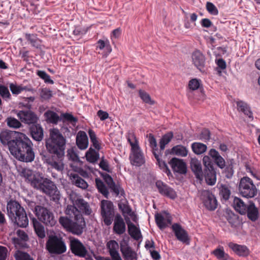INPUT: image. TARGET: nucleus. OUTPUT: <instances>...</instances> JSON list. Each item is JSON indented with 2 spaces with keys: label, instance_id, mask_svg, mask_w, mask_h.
Returning <instances> with one entry per match:
<instances>
[{
  "label": "nucleus",
  "instance_id": "obj_38",
  "mask_svg": "<svg viewBox=\"0 0 260 260\" xmlns=\"http://www.w3.org/2000/svg\"><path fill=\"white\" fill-rule=\"evenodd\" d=\"M211 253L218 260H229L230 258V255L224 252L223 247L221 246L215 249Z\"/></svg>",
  "mask_w": 260,
  "mask_h": 260
},
{
  "label": "nucleus",
  "instance_id": "obj_15",
  "mask_svg": "<svg viewBox=\"0 0 260 260\" xmlns=\"http://www.w3.org/2000/svg\"><path fill=\"white\" fill-rule=\"evenodd\" d=\"M120 251L124 260H137V254L128 245L127 242L122 241L120 243Z\"/></svg>",
  "mask_w": 260,
  "mask_h": 260
},
{
  "label": "nucleus",
  "instance_id": "obj_19",
  "mask_svg": "<svg viewBox=\"0 0 260 260\" xmlns=\"http://www.w3.org/2000/svg\"><path fill=\"white\" fill-rule=\"evenodd\" d=\"M172 229L178 240L187 245L189 244V239L187 232L182 229L179 224H173Z\"/></svg>",
  "mask_w": 260,
  "mask_h": 260
},
{
  "label": "nucleus",
  "instance_id": "obj_32",
  "mask_svg": "<svg viewBox=\"0 0 260 260\" xmlns=\"http://www.w3.org/2000/svg\"><path fill=\"white\" fill-rule=\"evenodd\" d=\"M128 233L131 237L136 240H139L142 238L140 230L134 223L129 222L127 223Z\"/></svg>",
  "mask_w": 260,
  "mask_h": 260
},
{
  "label": "nucleus",
  "instance_id": "obj_42",
  "mask_svg": "<svg viewBox=\"0 0 260 260\" xmlns=\"http://www.w3.org/2000/svg\"><path fill=\"white\" fill-rule=\"evenodd\" d=\"M173 137V134L172 132H169L164 136L160 139L159 141V151L162 152L165 148L166 145L169 143Z\"/></svg>",
  "mask_w": 260,
  "mask_h": 260
},
{
  "label": "nucleus",
  "instance_id": "obj_1",
  "mask_svg": "<svg viewBox=\"0 0 260 260\" xmlns=\"http://www.w3.org/2000/svg\"><path fill=\"white\" fill-rule=\"evenodd\" d=\"M0 141L7 146L10 152L17 159L26 162H32L35 159L33 144L24 134L9 130L0 133Z\"/></svg>",
  "mask_w": 260,
  "mask_h": 260
},
{
  "label": "nucleus",
  "instance_id": "obj_44",
  "mask_svg": "<svg viewBox=\"0 0 260 260\" xmlns=\"http://www.w3.org/2000/svg\"><path fill=\"white\" fill-rule=\"evenodd\" d=\"M86 157L88 161L94 163L99 158V153L94 149L90 148L88 151L86 153Z\"/></svg>",
  "mask_w": 260,
  "mask_h": 260
},
{
  "label": "nucleus",
  "instance_id": "obj_17",
  "mask_svg": "<svg viewBox=\"0 0 260 260\" xmlns=\"http://www.w3.org/2000/svg\"><path fill=\"white\" fill-rule=\"evenodd\" d=\"M158 192L162 195L174 199L177 197L176 191L166 183L160 180L157 181L155 183Z\"/></svg>",
  "mask_w": 260,
  "mask_h": 260
},
{
  "label": "nucleus",
  "instance_id": "obj_37",
  "mask_svg": "<svg viewBox=\"0 0 260 260\" xmlns=\"http://www.w3.org/2000/svg\"><path fill=\"white\" fill-rule=\"evenodd\" d=\"M95 186L98 191L100 192L106 199H108L109 195L108 189L104 183L99 178L95 179Z\"/></svg>",
  "mask_w": 260,
  "mask_h": 260
},
{
  "label": "nucleus",
  "instance_id": "obj_43",
  "mask_svg": "<svg viewBox=\"0 0 260 260\" xmlns=\"http://www.w3.org/2000/svg\"><path fill=\"white\" fill-rule=\"evenodd\" d=\"M162 155V152L159 151L158 153H155L153 154L155 158L157 160V164L159 166V168L163 170V171L166 172L168 175L171 173L170 170L169 169L167 164L163 161L161 159H160V157Z\"/></svg>",
  "mask_w": 260,
  "mask_h": 260
},
{
  "label": "nucleus",
  "instance_id": "obj_14",
  "mask_svg": "<svg viewBox=\"0 0 260 260\" xmlns=\"http://www.w3.org/2000/svg\"><path fill=\"white\" fill-rule=\"evenodd\" d=\"M201 198L205 207L210 211L215 210L217 207V201L214 195L208 190H203Z\"/></svg>",
  "mask_w": 260,
  "mask_h": 260
},
{
  "label": "nucleus",
  "instance_id": "obj_61",
  "mask_svg": "<svg viewBox=\"0 0 260 260\" xmlns=\"http://www.w3.org/2000/svg\"><path fill=\"white\" fill-rule=\"evenodd\" d=\"M118 207L121 210L123 214H130L132 212V209L130 206L125 204H119Z\"/></svg>",
  "mask_w": 260,
  "mask_h": 260
},
{
  "label": "nucleus",
  "instance_id": "obj_63",
  "mask_svg": "<svg viewBox=\"0 0 260 260\" xmlns=\"http://www.w3.org/2000/svg\"><path fill=\"white\" fill-rule=\"evenodd\" d=\"M246 171L248 173H251V175L256 178L257 180H260V172H257L254 170H252L249 167H246Z\"/></svg>",
  "mask_w": 260,
  "mask_h": 260
},
{
  "label": "nucleus",
  "instance_id": "obj_36",
  "mask_svg": "<svg viewBox=\"0 0 260 260\" xmlns=\"http://www.w3.org/2000/svg\"><path fill=\"white\" fill-rule=\"evenodd\" d=\"M32 221L35 233L37 236L41 239L44 238L45 237L46 234L44 226L34 218H32Z\"/></svg>",
  "mask_w": 260,
  "mask_h": 260
},
{
  "label": "nucleus",
  "instance_id": "obj_34",
  "mask_svg": "<svg viewBox=\"0 0 260 260\" xmlns=\"http://www.w3.org/2000/svg\"><path fill=\"white\" fill-rule=\"evenodd\" d=\"M192 152L196 155H201L204 153L207 150V146L201 142H193L191 145Z\"/></svg>",
  "mask_w": 260,
  "mask_h": 260
},
{
  "label": "nucleus",
  "instance_id": "obj_35",
  "mask_svg": "<svg viewBox=\"0 0 260 260\" xmlns=\"http://www.w3.org/2000/svg\"><path fill=\"white\" fill-rule=\"evenodd\" d=\"M75 204L77 206L76 207V208L78 207L83 212L85 213V214L89 215L91 213V210L90 209L89 205L83 199H77L75 201Z\"/></svg>",
  "mask_w": 260,
  "mask_h": 260
},
{
  "label": "nucleus",
  "instance_id": "obj_62",
  "mask_svg": "<svg viewBox=\"0 0 260 260\" xmlns=\"http://www.w3.org/2000/svg\"><path fill=\"white\" fill-rule=\"evenodd\" d=\"M101 176L103 178L104 180L107 183L108 187L114 183H115L114 181H113V178L109 174L107 173H102L101 174Z\"/></svg>",
  "mask_w": 260,
  "mask_h": 260
},
{
  "label": "nucleus",
  "instance_id": "obj_51",
  "mask_svg": "<svg viewBox=\"0 0 260 260\" xmlns=\"http://www.w3.org/2000/svg\"><path fill=\"white\" fill-rule=\"evenodd\" d=\"M36 74L41 79H43L46 83L53 84V81L50 79V76L45 71L41 70L37 71Z\"/></svg>",
  "mask_w": 260,
  "mask_h": 260
},
{
  "label": "nucleus",
  "instance_id": "obj_8",
  "mask_svg": "<svg viewBox=\"0 0 260 260\" xmlns=\"http://www.w3.org/2000/svg\"><path fill=\"white\" fill-rule=\"evenodd\" d=\"M239 190L241 195L246 198H252L257 193V190L252 179L248 177H243L240 179Z\"/></svg>",
  "mask_w": 260,
  "mask_h": 260
},
{
  "label": "nucleus",
  "instance_id": "obj_20",
  "mask_svg": "<svg viewBox=\"0 0 260 260\" xmlns=\"http://www.w3.org/2000/svg\"><path fill=\"white\" fill-rule=\"evenodd\" d=\"M173 171L180 174H185L187 172L185 162L182 159L174 157L169 162Z\"/></svg>",
  "mask_w": 260,
  "mask_h": 260
},
{
  "label": "nucleus",
  "instance_id": "obj_18",
  "mask_svg": "<svg viewBox=\"0 0 260 260\" xmlns=\"http://www.w3.org/2000/svg\"><path fill=\"white\" fill-rule=\"evenodd\" d=\"M42 159L52 168L58 171H62L64 169V165L62 162L63 158L59 159L56 157L50 156L45 154H43Z\"/></svg>",
  "mask_w": 260,
  "mask_h": 260
},
{
  "label": "nucleus",
  "instance_id": "obj_3",
  "mask_svg": "<svg viewBox=\"0 0 260 260\" xmlns=\"http://www.w3.org/2000/svg\"><path fill=\"white\" fill-rule=\"evenodd\" d=\"M211 157L220 169H223L225 167V161L219 152L213 148L209 151L208 155H205L203 157V163L204 166L203 178H205L206 182L208 185H213L216 181V174Z\"/></svg>",
  "mask_w": 260,
  "mask_h": 260
},
{
  "label": "nucleus",
  "instance_id": "obj_25",
  "mask_svg": "<svg viewBox=\"0 0 260 260\" xmlns=\"http://www.w3.org/2000/svg\"><path fill=\"white\" fill-rule=\"evenodd\" d=\"M76 143L78 147L81 150L86 149L88 146V139L84 131H80L76 135Z\"/></svg>",
  "mask_w": 260,
  "mask_h": 260
},
{
  "label": "nucleus",
  "instance_id": "obj_28",
  "mask_svg": "<svg viewBox=\"0 0 260 260\" xmlns=\"http://www.w3.org/2000/svg\"><path fill=\"white\" fill-rule=\"evenodd\" d=\"M30 133L32 139L36 141H41L43 138V130L40 124L32 125Z\"/></svg>",
  "mask_w": 260,
  "mask_h": 260
},
{
  "label": "nucleus",
  "instance_id": "obj_13",
  "mask_svg": "<svg viewBox=\"0 0 260 260\" xmlns=\"http://www.w3.org/2000/svg\"><path fill=\"white\" fill-rule=\"evenodd\" d=\"M25 107L28 109L26 110H19L17 116L22 122L28 124H34L37 122L38 117L37 115L30 109L31 105L30 104L26 103L24 105Z\"/></svg>",
  "mask_w": 260,
  "mask_h": 260
},
{
  "label": "nucleus",
  "instance_id": "obj_6",
  "mask_svg": "<svg viewBox=\"0 0 260 260\" xmlns=\"http://www.w3.org/2000/svg\"><path fill=\"white\" fill-rule=\"evenodd\" d=\"M34 188L52 198L53 200L60 199L59 191L55 184L51 179L42 176L35 179Z\"/></svg>",
  "mask_w": 260,
  "mask_h": 260
},
{
  "label": "nucleus",
  "instance_id": "obj_41",
  "mask_svg": "<svg viewBox=\"0 0 260 260\" xmlns=\"http://www.w3.org/2000/svg\"><path fill=\"white\" fill-rule=\"evenodd\" d=\"M46 121L51 123L57 124L59 120L58 114L51 110H48L44 113Z\"/></svg>",
  "mask_w": 260,
  "mask_h": 260
},
{
  "label": "nucleus",
  "instance_id": "obj_58",
  "mask_svg": "<svg viewBox=\"0 0 260 260\" xmlns=\"http://www.w3.org/2000/svg\"><path fill=\"white\" fill-rule=\"evenodd\" d=\"M199 139L207 141L210 139V132L206 128L203 129L200 134Z\"/></svg>",
  "mask_w": 260,
  "mask_h": 260
},
{
  "label": "nucleus",
  "instance_id": "obj_30",
  "mask_svg": "<svg viewBox=\"0 0 260 260\" xmlns=\"http://www.w3.org/2000/svg\"><path fill=\"white\" fill-rule=\"evenodd\" d=\"M248 218L252 221H255L259 216V212L257 207L252 202L248 205L246 213Z\"/></svg>",
  "mask_w": 260,
  "mask_h": 260
},
{
  "label": "nucleus",
  "instance_id": "obj_54",
  "mask_svg": "<svg viewBox=\"0 0 260 260\" xmlns=\"http://www.w3.org/2000/svg\"><path fill=\"white\" fill-rule=\"evenodd\" d=\"M206 9L208 12L213 15H217L218 14V11L215 5L211 2H207L206 4Z\"/></svg>",
  "mask_w": 260,
  "mask_h": 260
},
{
  "label": "nucleus",
  "instance_id": "obj_47",
  "mask_svg": "<svg viewBox=\"0 0 260 260\" xmlns=\"http://www.w3.org/2000/svg\"><path fill=\"white\" fill-rule=\"evenodd\" d=\"M108 187L111 190V191L113 192L116 197L124 196L125 194L123 189L118 184L114 183Z\"/></svg>",
  "mask_w": 260,
  "mask_h": 260
},
{
  "label": "nucleus",
  "instance_id": "obj_23",
  "mask_svg": "<svg viewBox=\"0 0 260 260\" xmlns=\"http://www.w3.org/2000/svg\"><path fill=\"white\" fill-rule=\"evenodd\" d=\"M106 245L112 260H122L118 251V243L115 240L109 241Z\"/></svg>",
  "mask_w": 260,
  "mask_h": 260
},
{
  "label": "nucleus",
  "instance_id": "obj_52",
  "mask_svg": "<svg viewBox=\"0 0 260 260\" xmlns=\"http://www.w3.org/2000/svg\"><path fill=\"white\" fill-rule=\"evenodd\" d=\"M6 121L7 125L10 127L18 128L22 126L21 123L14 117H10L7 118Z\"/></svg>",
  "mask_w": 260,
  "mask_h": 260
},
{
  "label": "nucleus",
  "instance_id": "obj_10",
  "mask_svg": "<svg viewBox=\"0 0 260 260\" xmlns=\"http://www.w3.org/2000/svg\"><path fill=\"white\" fill-rule=\"evenodd\" d=\"M132 147L133 157L132 159V164L137 166H141L145 162L144 158L142 152L140 150L138 141L134 134H130L127 138Z\"/></svg>",
  "mask_w": 260,
  "mask_h": 260
},
{
  "label": "nucleus",
  "instance_id": "obj_16",
  "mask_svg": "<svg viewBox=\"0 0 260 260\" xmlns=\"http://www.w3.org/2000/svg\"><path fill=\"white\" fill-rule=\"evenodd\" d=\"M162 213H157L155 214V220L157 226L160 229L163 230L167 228L172 222V217L171 215L167 211H164Z\"/></svg>",
  "mask_w": 260,
  "mask_h": 260
},
{
  "label": "nucleus",
  "instance_id": "obj_24",
  "mask_svg": "<svg viewBox=\"0 0 260 260\" xmlns=\"http://www.w3.org/2000/svg\"><path fill=\"white\" fill-rule=\"evenodd\" d=\"M190 168L196 178L202 180L203 179V171L200 161L196 158H192L190 162Z\"/></svg>",
  "mask_w": 260,
  "mask_h": 260
},
{
  "label": "nucleus",
  "instance_id": "obj_57",
  "mask_svg": "<svg viewBox=\"0 0 260 260\" xmlns=\"http://www.w3.org/2000/svg\"><path fill=\"white\" fill-rule=\"evenodd\" d=\"M52 91L48 88H43L40 93V96L44 100H47L52 96Z\"/></svg>",
  "mask_w": 260,
  "mask_h": 260
},
{
  "label": "nucleus",
  "instance_id": "obj_46",
  "mask_svg": "<svg viewBox=\"0 0 260 260\" xmlns=\"http://www.w3.org/2000/svg\"><path fill=\"white\" fill-rule=\"evenodd\" d=\"M147 137L148 138V142L149 146L152 149L153 154L158 153L159 149H158L156 139L152 134H149L147 135Z\"/></svg>",
  "mask_w": 260,
  "mask_h": 260
},
{
  "label": "nucleus",
  "instance_id": "obj_5",
  "mask_svg": "<svg viewBox=\"0 0 260 260\" xmlns=\"http://www.w3.org/2000/svg\"><path fill=\"white\" fill-rule=\"evenodd\" d=\"M8 215L11 220L21 228L28 224V219L23 207L16 201H9L7 206Z\"/></svg>",
  "mask_w": 260,
  "mask_h": 260
},
{
  "label": "nucleus",
  "instance_id": "obj_27",
  "mask_svg": "<svg viewBox=\"0 0 260 260\" xmlns=\"http://www.w3.org/2000/svg\"><path fill=\"white\" fill-rule=\"evenodd\" d=\"M171 153L177 156L185 157L187 155L188 150L185 146L181 145H178L173 147L171 150L167 149L165 151L166 155Z\"/></svg>",
  "mask_w": 260,
  "mask_h": 260
},
{
  "label": "nucleus",
  "instance_id": "obj_4",
  "mask_svg": "<svg viewBox=\"0 0 260 260\" xmlns=\"http://www.w3.org/2000/svg\"><path fill=\"white\" fill-rule=\"evenodd\" d=\"M66 139L56 129L50 132V137L46 140L45 146L47 152H43V154H47L50 156L56 157L59 159L63 158L66 148Z\"/></svg>",
  "mask_w": 260,
  "mask_h": 260
},
{
  "label": "nucleus",
  "instance_id": "obj_29",
  "mask_svg": "<svg viewBox=\"0 0 260 260\" xmlns=\"http://www.w3.org/2000/svg\"><path fill=\"white\" fill-rule=\"evenodd\" d=\"M237 110L250 118L253 119V113L250 106L246 102L242 101H239L236 102Z\"/></svg>",
  "mask_w": 260,
  "mask_h": 260
},
{
  "label": "nucleus",
  "instance_id": "obj_26",
  "mask_svg": "<svg viewBox=\"0 0 260 260\" xmlns=\"http://www.w3.org/2000/svg\"><path fill=\"white\" fill-rule=\"evenodd\" d=\"M228 245L230 249L240 256H246L249 254L248 248L245 245H239L233 242H230Z\"/></svg>",
  "mask_w": 260,
  "mask_h": 260
},
{
  "label": "nucleus",
  "instance_id": "obj_49",
  "mask_svg": "<svg viewBox=\"0 0 260 260\" xmlns=\"http://www.w3.org/2000/svg\"><path fill=\"white\" fill-rule=\"evenodd\" d=\"M0 95L5 101L11 99V94L8 87L2 84H0Z\"/></svg>",
  "mask_w": 260,
  "mask_h": 260
},
{
  "label": "nucleus",
  "instance_id": "obj_53",
  "mask_svg": "<svg viewBox=\"0 0 260 260\" xmlns=\"http://www.w3.org/2000/svg\"><path fill=\"white\" fill-rule=\"evenodd\" d=\"M15 257L16 260H34L29 254L20 251H18L16 253Z\"/></svg>",
  "mask_w": 260,
  "mask_h": 260
},
{
  "label": "nucleus",
  "instance_id": "obj_45",
  "mask_svg": "<svg viewBox=\"0 0 260 260\" xmlns=\"http://www.w3.org/2000/svg\"><path fill=\"white\" fill-rule=\"evenodd\" d=\"M25 39L29 42L32 46L38 48L40 46V40L39 39L36 35L26 34L25 35Z\"/></svg>",
  "mask_w": 260,
  "mask_h": 260
},
{
  "label": "nucleus",
  "instance_id": "obj_48",
  "mask_svg": "<svg viewBox=\"0 0 260 260\" xmlns=\"http://www.w3.org/2000/svg\"><path fill=\"white\" fill-rule=\"evenodd\" d=\"M139 95L141 99L146 104H148L150 105H154L155 102L152 100L150 95L145 90L140 89L139 90Z\"/></svg>",
  "mask_w": 260,
  "mask_h": 260
},
{
  "label": "nucleus",
  "instance_id": "obj_60",
  "mask_svg": "<svg viewBox=\"0 0 260 260\" xmlns=\"http://www.w3.org/2000/svg\"><path fill=\"white\" fill-rule=\"evenodd\" d=\"M99 166L100 168H101L103 170L107 172H111L109 163L108 161L104 159V158H102V159H101L99 164Z\"/></svg>",
  "mask_w": 260,
  "mask_h": 260
},
{
  "label": "nucleus",
  "instance_id": "obj_50",
  "mask_svg": "<svg viewBox=\"0 0 260 260\" xmlns=\"http://www.w3.org/2000/svg\"><path fill=\"white\" fill-rule=\"evenodd\" d=\"M219 194L225 201L229 200L230 194L231 191L226 185H221L220 187Z\"/></svg>",
  "mask_w": 260,
  "mask_h": 260
},
{
  "label": "nucleus",
  "instance_id": "obj_22",
  "mask_svg": "<svg viewBox=\"0 0 260 260\" xmlns=\"http://www.w3.org/2000/svg\"><path fill=\"white\" fill-rule=\"evenodd\" d=\"M126 231V225L123 218L119 214H116L114 219L113 232L118 235L123 234Z\"/></svg>",
  "mask_w": 260,
  "mask_h": 260
},
{
  "label": "nucleus",
  "instance_id": "obj_21",
  "mask_svg": "<svg viewBox=\"0 0 260 260\" xmlns=\"http://www.w3.org/2000/svg\"><path fill=\"white\" fill-rule=\"evenodd\" d=\"M192 64L200 71L204 70L205 63V57L199 50L194 51L191 54Z\"/></svg>",
  "mask_w": 260,
  "mask_h": 260
},
{
  "label": "nucleus",
  "instance_id": "obj_59",
  "mask_svg": "<svg viewBox=\"0 0 260 260\" xmlns=\"http://www.w3.org/2000/svg\"><path fill=\"white\" fill-rule=\"evenodd\" d=\"M96 49L99 48L100 50H103L104 48L107 49L110 48L109 42L107 41L105 42L102 40H99L96 43Z\"/></svg>",
  "mask_w": 260,
  "mask_h": 260
},
{
  "label": "nucleus",
  "instance_id": "obj_11",
  "mask_svg": "<svg viewBox=\"0 0 260 260\" xmlns=\"http://www.w3.org/2000/svg\"><path fill=\"white\" fill-rule=\"evenodd\" d=\"M101 215L106 225L109 226L112 224L114 217V208L111 201L105 200L101 201Z\"/></svg>",
  "mask_w": 260,
  "mask_h": 260
},
{
  "label": "nucleus",
  "instance_id": "obj_64",
  "mask_svg": "<svg viewBox=\"0 0 260 260\" xmlns=\"http://www.w3.org/2000/svg\"><path fill=\"white\" fill-rule=\"evenodd\" d=\"M7 253V248L6 247L0 246V260H6Z\"/></svg>",
  "mask_w": 260,
  "mask_h": 260
},
{
  "label": "nucleus",
  "instance_id": "obj_2",
  "mask_svg": "<svg viewBox=\"0 0 260 260\" xmlns=\"http://www.w3.org/2000/svg\"><path fill=\"white\" fill-rule=\"evenodd\" d=\"M65 213L66 216L59 217V223L67 232L74 235H81L86 225L81 211L75 206L68 205Z\"/></svg>",
  "mask_w": 260,
  "mask_h": 260
},
{
  "label": "nucleus",
  "instance_id": "obj_55",
  "mask_svg": "<svg viewBox=\"0 0 260 260\" xmlns=\"http://www.w3.org/2000/svg\"><path fill=\"white\" fill-rule=\"evenodd\" d=\"M200 80L192 79L189 81L188 87L192 90L198 89L200 85Z\"/></svg>",
  "mask_w": 260,
  "mask_h": 260
},
{
  "label": "nucleus",
  "instance_id": "obj_31",
  "mask_svg": "<svg viewBox=\"0 0 260 260\" xmlns=\"http://www.w3.org/2000/svg\"><path fill=\"white\" fill-rule=\"evenodd\" d=\"M234 207L235 210L242 215L246 214V209L248 208V205L239 198H235L234 200Z\"/></svg>",
  "mask_w": 260,
  "mask_h": 260
},
{
  "label": "nucleus",
  "instance_id": "obj_39",
  "mask_svg": "<svg viewBox=\"0 0 260 260\" xmlns=\"http://www.w3.org/2000/svg\"><path fill=\"white\" fill-rule=\"evenodd\" d=\"M72 181L77 187L85 189L88 187V184L86 181L80 177L78 174L72 175Z\"/></svg>",
  "mask_w": 260,
  "mask_h": 260
},
{
  "label": "nucleus",
  "instance_id": "obj_7",
  "mask_svg": "<svg viewBox=\"0 0 260 260\" xmlns=\"http://www.w3.org/2000/svg\"><path fill=\"white\" fill-rule=\"evenodd\" d=\"M46 249L51 254H61L67 251V246L63 238L56 235L49 236L46 242Z\"/></svg>",
  "mask_w": 260,
  "mask_h": 260
},
{
  "label": "nucleus",
  "instance_id": "obj_12",
  "mask_svg": "<svg viewBox=\"0 0 260 260\" xmlns=\"http://www.w3.org/2000/svg\"><path fill=\"white\" fill-rule=\"evenodd\" d=\"M35 210L38 219L46 225L53 226L55 224L56 221L54 216L49 210L44 207L37 205L35 207Z\"/></svg>",
  "mask_w": 260,
  "mask_h": 260
},
{
  "label": "nucleus",
  "instance_id": "obj_40",
  "mask_svg": "<svg viewBox=\"0 0 260 260\" xmlns=\"http://www.w3.org/2000/svg\"><path fill=\"white\" fill-rule=\"evenodd\" d=\"M22 174L24 177L28 180V182L30 183L31 186L34 187V183L35 181V179L41 176L38 174H34L32 171L29 169H24L22 171Z\"/></svg>",
  "mask_w": 260,
  "mask_h": 260
},
{
  "label": "nucleus",
  "instance_id": "obj_33",
  "mask_svg": "<svg viewBox=\"0 0 260 260\" xmlns=\"http://www.w3.org/2000/svg\"><path fill=\"white\" fill-rule=\"evenodd\" d=\"M9 88L13 95H18L23 91H30L32 90L31 87H28L23 85H17L16 83H11L9 84Z\"/></svg>",
  "mask_w": 260,
  "mask_h": 260
},
{
  "label": "nucleus",
  "instance_id": "obj_56",
  "mask_svg": "<svg viewBox=\"0 0 260 260\" xmlns=\"http://www.w3.org/2000/svg\"><path fill=\"white\" fill-rule=\"evenodd\" d=\"M67 156L69 159L74 161H78L79 158L73 148L69 149L67 151Z\"/></svg>",
  "mask_w": 260,
  "mask_h": 260
},
{
  "label": "nucleus",
  "instance_id": "obj_9",
  "mask_svg": "<svg viewBox=\"0 0 260 260\" xmlns=\"http://www.w3.org/2000/svg\"><path fill=\"white\" fill-rule=\"evenodd\" d=\"M70 248L73 254L86 260H93L91 253L88 252L83 244L78 239H70Z\"/></svg>",
  "mask_w": 260,
  "mask_h": 260
}]
</instances>
